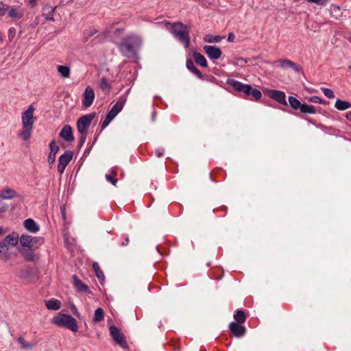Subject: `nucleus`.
<instances>
[{
  "mask_svg": "<svg viewBox=\"0 0 351 351\" xmlns=\"http://www.w3.org/2000/svg\"><path fill=\"white\" fill-rule=\"evenodd\" d=\"M125 103V99H123L122 100L118 101L108 113V114L111 115L112 118H114L123 109Z\"/></svg>",
  "mask_w": 351,
  "mask_h": 351,
  "instance_id": "21",
  "label": "nucleus"
},
{
  "mask_svg": "<svg viewBox=\"0 0 351 351\" xmlns=\"http://www.w3.org/2000/svg\"><path fill=\"white\" fill-rule=\"evenodd\" d=\"M86 134L87 133H80L81 136L80 137V143L82 145L84 143L86 139Z\"/></svg>",
  "mask_w": 351,
  "mask_h": 351,
  "instance_id": "46",
  "label": "nucleus"
},
{
  "mask_svg": "<svg viewBox=\"0 0 351 351\" xmlns=\"http://www.w3.org/2000/svg\"><path fill=\"white\" fill-rule=\"evenodd\" d=\"M110 335L114 341L119 344L121 347L125 348L128 347V343L120 330L114 326L110 327Z\"/></svg>",
  "mask_w": 351,
  "mask_h": 351,
  "instance_id": "7",
  "label": "nucleus"
},
{
  "mask_svg": "<svg viewBox=\"0 0 351 351\" xmlns=\"http://www.w3.org/2000/svg\"><path fill=\"white\" fill-rule=\"evenodd\" d=\"M3 10H7L8 16L14 19H20L24 14L23 10L19 7L7 6Z\"/></svg>",
  "mask_w": 351,
  "mask_h": 351,
  "instance_id": "14",
  "label": "nucleus"
},
{
  "mask_svg": "<svg viewBox=\"0 0 351 351\" xmlns=\"http://www.w3.org/2000/svg\"><path fill=\"white\" fill-rule=\"evenodd\" d=\"M12 258V252L10 248L7 247L3 243H0V260L7 263Z\"/></svg>",
  "mask_w": 351,
  "mask_h": 351,
  "instance_id": "18",
  "label": "nucleus"
},
{
  "mask_svg": "<svg viewBox=\"0 0 351 351\" xmlns=\"http://www.w3.org/2000/svg\"><path fill=\"white\" fill-rule=\"evenodd\" d=\"M193 58L195 62L202 67H207L208 64L205 57L199 52L194 51Z\"/></svg>",
  "mask_w": 351,
  "mask_h": 351,
  "instance_id": "28",
  "label": "nucleus"
},
{
  "mask_svg": "<svg viewBox=\"0 0 351 351\" xmlns=\"http://www.w3.org/2000/svg\"><path fill=\"white\" fill-rule=\"evenodd\" d=\"M104 312L101 308H97L94 314V317L93 318V322H99L104 319Z\"/></svg>",
  "mask_w": 351,
  "mask_h": 351,
  "instance_id": "31",
  "label": "nucleus"
},
{
  "mask_svg": "<svg viewBox=\"0 0 351 351\" xmlns=\"http://www.w3.org/2000/svg\"><path fill=\"white\" fill-rule=\"evenodd\" d=\"M18 341L23 348L32 349L34 346L32 344L27 343L23 337H19Z\"/></svg>",
  "mask_w": 351,
  "mask_h": 351,
  "instance_id": "37",
  "label": "nucleus"
},
{
  "mask_svg": "<svg viewBox=\"0 0 351 351\" xmlns=\"http://www.w3.org/2000/svg\"><path fill=\"white\" fill-rule=\"evenodd\" d=\"M73 152L71 151H66L64 154L61 155L58 159V171L60 173H62L67 165L71 162L73 158Z\"/></svg>",
  "mask_w": 351,
  "mask_h": 351,
  "instance_id": "8",
  "label": "nucleus"
},
{
  "mask_svg": "<svg viewBox=\"0 0 351 351\" xmlns=\"http://www.w3.org/2000/svg\"><path fill=\"white\" fill-rule=\"evenodd\" d=\"M93 269L95 270V274L97 277L99 279H103L104 278V275L102 271L100 269L98 263H94L93 265Z\"/></svg>",
  "mask_w": 351,
  "mask_h": 351,
  "instance_id": "35",
  "label": "nucleus"
},
{
  "mask_svg": "<svg viewBox=\"0 0 351 351\" xmlns=\"http://www.w3.org/2000/svg\"><path fill=\"white\" fill-rule=\"evenodd\" d=\"M322 90L323 91L324 95L328 98L330 99L335 97L333 91L330 88H322Z\"/></svg>",
  "mask_w": 351,
  "mask_h": 351,
  "instance_id": "42",
  "label": "nucleus"
},
{
  "mask_svg": "<svg viewBox=\"0 0 351 351\" xmlns=\"http://www.w3.org/2000/svg\"><path fill=\"white\" fill-rule=\"evenodd\" d=\"M142 38L134 34L129 35L121 40L119 45L121 52L126 57H132L135 55V48L142 45Z\"/></svg>",
  "mask_w": 351,
  "mask_h": 351,
  "instance_id": "3",
  "label": "nucleus"
},
{
  "mask_svg": "<svg viewBox=\"0 0 351 351\" xmlns=\"http://www.w3.org/2000/svg\"><path fill=\"white\" fill-rule=\"evenodd\" d=\"M94 34H95V32H92V33L89 35V36H93Z\"/></svg>",
  "mask_w": 351,
  "mask_h": 351,
  "instance_id": "56",
  "label": "nucleus"
},
{
  "mask_svg": "<svg viewBox=\"0 0 351 351\" xmlns=\"http://www.w3.org/2000/svg\"><path fill=\"white\" fill-rule=\"evenodd\" d=\"M330 0H306L308 3H314L318 5L325 6Z\"/></svg>",
  "mask_w": 351,
  "mask_h": 351,
  "instance_id": "40",
  "label": "nucleus"
},
{
  "mask_svg": "<svg viewBox=\"0 0 351 351\" xmlns=\"http://www.w3.org/2000/svg\"><path fill=\"white\" fill-rule=\"evenodd\" d=\"M17 197H19V194L13 189L5 188L0 191V197L3 199H12Z\"/></svg>",
  "mask_w": 351,
  "mask_h": 351,
  "instance_id": "16",
  "label": "nucleus"
},
{
  "mask_svg": "<svg viewBox=\"0 0 351 351\" xmlns=\"http://www.w3.org/2000/svg\"><path fill=\"white\" fill-rule=\"evenodd\" d=\"M34 248H23L20 250V253L23 255L26 261H34L35 259V254L33 252Z\"/></svg>",
  "mask_w": 351,
  "mask_h": 351,
  "instance_id": "23",
  "label": "nucleus"
},
{
  "mask_svg": "<svg viewBox=\"0 0 351 351\" xmlns=\"http://www.w3.org/2000/svg\"><path fill=\"white\" fill-rule=\"evenodd\" d=\"M204 40L208 43H218L221 40V37L219 36L208 34L204 37Z\"/></svg>",
  "mask_w": 351,
  "mask_h": 351,
  "instance_id": "32",
  "label": "nucleus"
},
{
  "mask_svg": "<svg viewBox=\"0 0 351 351\" xmlns=\"http://www.w3.org/2000/svg\"><path fill=\"white\" fill-rule=\"evenodd\" d=\"M116 175L117 173L114 171H112L111 174L106 175V178L107 179V180L110 182L114 186H116L118 182L117 179L115 178Z\"/></svg>",
  "mask_w": 351,
  "mask_h": 351,
  "instance_id": "36",
  "label": "nucleus"
},
{
  "mask_svg": "<svg viewBox=\"0 0 351 351\" xmlns=\"http://www.w3.org/2000/svg\"><path fill=\"white\" fill-rule=\"evenodd\" d=\"M73 285L77 291L80 293H86L91 294L92 291L89 287L85 285L82 281L76 276H73Z\"/></svg>",
  "mask_w": 351,
  "mask_h": 351,
  "instance_id": "13",
  "label": "nucleus"
},
{
  "mask_svg": "<svg viewBox=\"0 0 351 351\" xmlns=\"http://www.w3.org/2000/svg\"><path fill=\"white\" fill-rule=\"evenodd\" d=\"M57 71L63 78H69L71 76V69L66 65H58Z\"/></svg>",
  "mask_w": 351,
  "mask_h": 351,
  "instance_id": "25",
  "label": "nucleus"
},
{
  "mask_svg": "<svg viewBox=\"0 0 351 351\" xmlns=\"http://www.w3.org/2000/svg\"><path fill=\"white\" fill-rule=\"evenodd\" d=\"M300 110L302 113L315 114L316 112L315 107L314 106L306 104H302Z\"/></svg>",
  "mask_w": 351,
  "mask_h": 351,
  "instance_id": "29",
  "label": "nucleus"
},
{
  "mask_svg": "<svg viewBox=\"0 0 351 351\" xmlns=\"http://www.w3.org/2000/svg\"><path fill=\"white\" fill-rule=\"evenodd\" d=\"M71 311L75 315L79 316V313L75 306L73 305L71 306Z\"/></svg>",
  "mask_w": 351,
  "mask_h": 351,
  "instance_id": "47",
  "label": "nucleus"
},
{
  "mask_svg": "<svg viewBox=\"0 0 351 351\" xmlns=\"http://www.w3.org/2000/svg\"><path fill=\"white\" fill-rule=\"evenodd\" d=\"M3 228L0 227V236L3 234Z\"/></svg>",
  "mask_w": 351,
  "mask_h": 351,
  "instance_id": "52",
  "label": "nucleus"
},
{
  "mask_svg": "<svg viewBox=\"0 0 351 351\" xmlns=\"http://www.w3.org/2000/svg\"><path fill=\"white\" fill-rule=\"evenodd\" d=\"M128 243H126V241H124V243H122V245L124 246V245H126Z\"/></svg>",
  "mask_w": 351,
  "mask_h": 351,
  "instance_id": "54",
  "label": "nucleus"
},
{
  "mask_svg": "<svg viewBox=\"0 0 351 351\" xmlns=\"http://www.w3.org/2000/svg\"><path fill=\"white\" fill-rule=\"evenodd\" d=\"M246 95L251 96L252 99L254 100H258L262 97L261 92L256 89V88H252V87L250 86V90H249L248 93H245Z\"/></svg>",
  "mask_w": 351,
  "mask_h": 351,
  "instance_id": "30",
  "label": "nucleus"
},
{
  "mask_svg": "<svg viewBox=\"0 0 351 351\" xmlns=\"http://www.w3.org/2000/svg\"><path fill=\"white\" fill-rule=\"evenodd\" d=\"M335 107L341 111L348 110L351 108V103L348 101H343L340 99H337L335 104Z\"/></svg>",
  "mask_w": 351,
  "mask_h": 351,
  "instance_id": "27",
  "label": "nucleus"
},
{
  "mask_svg": "<svg viewBox=\"0 0 351 351\" xmlns=\"http://www.w3.org/2000/svg\"><path fill=\"white\" fill-rule=\"evenodd\" d=\"M8 209V205L0 197V213H5Z\"/></svg>",
  "mask_w": 351,
  "mask_h": 351,
  "instance_id": "43",
  "label": "nucleus"
},
{
  "mask_svg": "<svg viewBox=\"0 0 351 351\" xmlns=\"http://www.w3.org/2000/svg\"><path fill=\"white\" fill-rule=\"evenodd\" d=\"M204 50L209 58L212 60H217L221 56V50L215 46L205 45Z\"/></svg>",
  "mask_w": 351,
  "mask_h": 351,
  "instance_id": "10",
  "label": "nucleus"
},
{
  "mask_svg": "<svg viewBox=\"0 0 351 351\" xmlns=\"http://www.w3.org/2000/svg\"><path fill=\"white\" fill-rule=\"evenodd\" d=\"M186 68L192 72L194 75H195L197 77L202 79L203 77L202 73L200 72L199 69H197L192 60L189 59L186 60Z\"/></svg>",
  "mask_w": 351,
  "mask_h": 351,
  "instance_id": "26",
  "label": "nucleus"
},
{
  "mask_svg": "<svg viewBox=\"0 0 351 351\" xmlns=\"http://www.w3.org/2000/svg\"><path fill=\"white\" fill-rule=\"evenodd\" d=\"M234 319L238 324L244 323L246 319L245 314L243 311L238 310L234 315Z\"/></svg>",
  "mask_w": 351,
  "mask_h": 351,
  "instance_id": "33",
  "label": "nucleus"
},
{
  "mask_svg": "<svg viewBox=\"0 0 351 351\" xmlns=\"http://www.w3.org/2000/svg\"><path fill=\"white\" fill-rule=\"evenodd\" d=\"M50 154L56 155L59 151V147L56 144L54 141L51 142L50 145Z\"/></svg>",
  "mask_w": 351,
  "mask_h": 351,
  "instance_id": "39",
  "label": "nucleus"
},
{
  "mask_svg": "<svg viewBox=\"0 0 351 351\" xmlns=\"http://www.w3.org/2000/svg\"><path fill=\"white\" fill-rule=\"evenodd\" d=\"M114 118L111 117V115L107 114L106 119L101 123V130H104L110 123L113 120Z\"/></svg>",
  "mask_w": 351,
  "mask_h": 351,
  "instance_id": "38",
  "label": "nucleus"
},
{
  "mask_svg": "<svg viewBox=\"0 0 351 351\" xmlns=\"http://www.w3.org/2000/svg\"><path fill=\"white\" fill-rule=\"evenodd\" d=\"M283 69L290 68L296 72L300 71L299 66L293 61L287 59H280L277 62Z\"/></svg>",
  "mask_w": 351,
  "mask_h": 351,
  "instance_id": "19",
  "label": "nucleus"
},
{
  "mask_svg": "<svg viewBox=\"0 0 351 351\" xmlns=\"http://www.w3.org/2000/svg\"><path fill=\"white\" fill-rule=\"evenodd\" d=\"M125 241H126V243H128V242H129V239H128V237L125 239Z\"/></svg>",
  "mask_w": 351,
  "mask_h": 351,
  "instance_id": "55",
  "label": "nucleus"
},
{
  "mask_svg": "<svg viewBox=\"0 0 351 351\" xmlns=\"http://www.w3.org/2000/svg\"><path fill=\"white\" fill-rule=\"evenodd\" d=\"M101 88L102 89H107V88H110V85L108 83L107 80L106 78L103 77L101 79Z\"/></svg>",
  "mask_w": 351,
  "mask_h": 351,
  "instance_id": "44",
  "label": "nucleus"
},
{
  "mask_svg": "<svg viewBox=\"0 0 351 351\" xmlns=\"http://www.w3.org/2000/svg\"><path fill=\"white\" fill-rule=\"evenodd\" d=\"M346 117L348 120H349L350 121H351V112H348L346 113Z\"/></svg>",
  "mask_w": 351,
  "mask_h": 351,
  "instance_id": "49",
  "label": "nucleus"
},
{
  "mask_svg": "<svg viewBox=\"0 0 351 351\" xmlns=\"http://www.w3.org/2000/svg\"><path fill=\"white\" fill-rule=\"evenodd\" d=\"M156 155L158 156V157H161L162 155H163V150L162 149H156Z\"/></svg>",
  "mask_w": 351,
  "mask_h": 351,
  "instance_id": "48",
  "label": "nucleus"
},
{
  "mask_svg": "<svg viewBox=\"0 0 351 351\" xmlns=\"http://www.w3.org/2000/svg\"><path fill=\"white\" fill-rule=\"evenodd\" d=\"M45 306L49 310L57 311L61 307V302L56 299H50L45 301Z\"/></svg>",
  "mask_w": 351,
  "mask_h": 351,
  "instance_id": "24",
  "label": "nucleus"
},
{
  "mask_svg": "<svg viewBox=\"0 0 351 351\" xmlns=\"http://www.w3.org/2000/svg\"><path fill=\"white\" fill-rule=\"evenodd\" d=\"M233 38H234L233 34L230 33L229 34V36H228V39L229 41H232L233 40Z\"/></svg>",
  "mask_w": 351,
  "mask_h": 351,
  "instance_id": "50",
  "label": "nucleus"
},
{
  "mask_svg": "<svg viewBox=\"0 0 351 351\" xmlns=\"http://www.w3.org/2000/svg\"><path fill=\"white\" fill-rule=\"evenodd\" d=\"M165 25V27L184 45L185 48H188L189 47V30L186 25L181 22H176L173 23L166 22Z\"/></svg>",
  "mask_w": 351,
  "mask_h": 351,
  "instance_id": "2",
  "label": "nucleus"
},
{
  "mask_svg": "<svg viewBox=\"0 0 351 351\" xmlns=\"http://www.w3.org/2000/svg\"><path fill=\"white\" fill-rule=\"evenodd\" d=\"M34 107L30 105L27 109L21 114L22 128L18 132L17 135L24 141H28L32 136L34 123Z\"/></svg>",
  "mask_w": 351,
  "mask_h": 351,
  "instance_id": "1",
  "label": "nucleus"
},
{
  "mask_svg": "<svg viewBox=\"0 0 351 351\" xmlns=\"http://www.w3.org/2000/svg\"><path fill=\"white\" fill-rule=\"evenodd\" d=\"M21 245L23 248H37L43 243L41 237H32L27 234H22L19 239Z\"/></svg>",
  "mask_w": 351,
  "mask_h": 351,
  "instance_id": "5",
  "label": "nucleus"
},
{
  "mask_svg": "<svg viewBox=\"0 0 351 351\" xmlns=\"http://www.w3.org/2000/svg\"><path fill=\"white\" fill-rule=\"evenodd\" d=\"M60 136L67 142H71L74 140L72 128L69 125H66L62 128Z\"/></svg>",
  "mask_w": 351,
  "mask_h": 351,
  "instance_id": "17",
  "label": "nucleus"
},
{
  "mask_svg": "<svg viewBox=\"0 0 351 351\" xmlns=\"http://www.w3.org/2000/svg\"><path fill=\"white\" fill-rule=\"evenodd\" d=\"M308 101L315 104H326V101L322 100L320 97L317 96H312L308 99Z\"/></svg>",
  "mask_w": 351,
  "mask_h": 351,
  "instance_id": "41",
  "label": "nucleus"
},
{
  "mask_svg": "<svg viewBox=\"0 0 351 351\" xmlns=\"http://www.w3.org/2000/svg\"><path fill=\"white\" fill-rule=\"evenodd\" d=\"M228 84L230 85L234 90L245 93H248L249 90H250V85L244 84L239 81H237L234 79H230L228 80Z\"/></svg>",
  "mask_w": 351,
  "mask_h": 351,
  "instance_id": "12",
  "label": "nucleus"
},
{
  "mask_svg": "<svg viewBox=\"0 0 351 351\" xmlns=\"http://www.w3.org/2000/svg\"><path fill=\"white\" fill-rule=\"evenodd\" d=\"M95 117V114H88L81 117L77 122V130L80 133H87L88 128Z\"/></svg>",
  "mask_w": 351,
  "mask_h": 351,
  "instance_id": "6",
  "label": "nucleus"
},
{
  "mask_svg": "<svg viewBox=\"0 0 351 351\" xmlns=\"http://www.w3.org/2000/svg\"><path fill=\"white\" fill-rule=\"evenodd\" d=\"M19 237L14 234L8 235L0 243H3L7 247L10 248L17 245Z\"/></svg>",
  "mask_w": 351,
  "mask_h": 351,
  "instance_id": "20",
  "label": "nucleus"
},
{
  "mask_svg": "<svg viewBox=\"0 0 351 351\" xmlns=\"http://www.w3.org/2000/svg\"><path fill=\"white\" fill-rule=\"evenodd\" d=\"M288 100L291 107L294 110L300 109L302 104L298 99L293 96L289 97Z\"/></svg>",
  "mask_w": 351,
  "mask_h": 351,
  "instance_id": "34",
  "label": "nucleus"
},
{
  "mask_svg": "<svg viewBox=\"0 0 351 351\" xmlns=\"http://www.w3.org/2000/svg\"><path fill=\"white\" fill-rule=\"evenodd\" d=\"M350 70H351V66H350Z\"/></svg>",
  "mask_w": 351,
  "mask_h": 351,
  "instance_id": "58",
  "label": "nucleus"
},
{
  "mask_svg": "<svg viewBox=\"0 0 351 351\" xmlns=\"http://www.w3.org/2000/svg\"><path fill=\"white\" fill-rule=\"evenodd\" d=\"M56 155L49 153L48 155V157H47L48 162L50 165L53 164L56 161Z\"/></svg>",
  "mask_w": 351,
  "mask_h": 351,
  "instance_id": "45",
  "label": "nucleus"
},
{
  "mask_svg": "<svg viewBox=\"0 0 351 351\" xmlns=\"http://www.w3.org/2000/svg\"><path fill=\"white\" fill-rule=\"evenodd\" d=\"M268 96L278 103L287 105L286 95L284 92L277 90H269L267 92Z\"/></svg>",
  "mask_w": 351,
  "mask_h": 351,
  "instance_id": "11",
  "label": "nucleus"
},
{
  "mask_svg": "<svg viewBox=\"0 0 351 351\" xmlns=\"http://www.w3.org/2000/svg\"><path fill=\"white\" fill-rule=\"evenodd\" d=\"M350 42L351 43V37L350 38Z\"/></svg>",
  "mask_w": 351,
  "mask_h": 351,
  "instance_id": "57",
  "label": "nucleus"
},
{
  "mask_svg": "<svg viewBox=\"0 0 351 351\" xmlns=\"http://www.w3.org/2000/svg\"><path fill=\"white\" fill-rule=\"evenodd\" d=\"M47 20L53 21V18L49 16V18H47Z\"/></svg>",
  "mask_w": 351,
  "mask_h": 351,
  "instance_id": "53",
  "label": "nucleus"
},
{
  "mask_svg": "<svg viewBox=\"0 0 351 351\" xmlns=\"http://www.w3.org/2000/svg\"><path fill=\"white\" fill-rule=\"evenodd\" d=\"M229 328L231 332L237 337L243 336L246 332L245 326L236 322H232L229 326Z\"/></svg>",
  "mask_w": 351,
  "mask_h": 351,
  "instance_id": "15",
  "label": "nucleus"
},
{
  "mask_svg": "<svg viewBox=\"0 0 351 351\" xmlns=\"http://www.w3.org/2000/svg\"><path fill=\"white\" fill-rule=\"evenodd\" d=\"M52 323L58 326L66 328L74 332L77 331V321L69 315L59 313L53 317Z\"/></svg>",
  "mask_w": 351,
  "mask_h": 351,
  "instance_id": "4",
  "label": "nucleus"
},
{
  "mask_svg": "<svg viewBox=\"0 0 351 351\" xmlns=\"http://www.w3.org/2000/svg\"><path fill=\"white\" fill-rule=\"evenodd\" d=\"M238 60H239V61H241V62H243V64L247 63V61H246L244 58H239Z\"/></svg>",
  "mask_w": 351,
  "mask_h": 351,
  "instance_id": "51",
  "label": "nucleus"
},
{
  "mask_svg": "<svg viewBox=\"0 0 351 351\" xmlns=\"http://www.w3.org/2000/svg\"><path fill=\"white\" fill-rule=\"evenodd\" d=\"M95 99V93L90 86H87L83 95L82 104L84 108L90 107Z\"/></svg>",
  "mask_w": 351,
  "mask_h": 351,
  "instance_id": "9",
  "label": "nucleus"
},
{
  "mask_svg": "<svg viewBox=\"0 0 351 351\" xmlns=\"http://www.w3.org/2000/svg\"><path fill=\"white\" fill-rule=\"evenodd\" d=\"M23 224L25 229L32 233H36L39 230L38 226L32 219L25 220Z\"/></svg>",
  "mask_w": 351,
  "mask_h": 351,
  "instance_id": "22",
  "label": "nucleus"
}]
</instances>
